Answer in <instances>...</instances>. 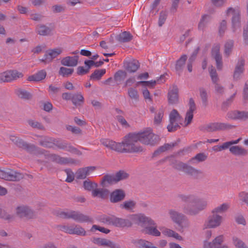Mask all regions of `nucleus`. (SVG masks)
I'll return each instance as SVG.
<instances>
[{
  "instance_id": "nucleus-1",
  "label": "nucleus",
  "mask_w": 248,
  "mask_h": 248,
  "mask_svg": "<svg viewBox=\"0 0 248 248\" xmlns=\"http://www.w3.org/2000/svg\"><path fill=\"white\" fill-rule=\"evenodd\" d=\"M126 140L134 150L130 153H138L142 152V148L136 143L139 141L145 145H153L159 141V138L153 133L151 128H147L137 132L129 133L126 136Z\"/></svg>"
},
{
  "instance_id": "nucleus-2",
  "label": "nucleus",
  "mask_w": 248,
  "mask_h": 248,
  "mask_svg": "<svg viewBox=\"0 0 248 248\" xmlns=\"http://www.w3.org/2000/svg\"><path fill=\"white\" fill-rule=\"evenodd\" d=\"M189 108L187 110L184 124L182 123L183 119L178 111L173 109L169 114V124L167 126V129L169 132H173L180 128V125L186 126L189 124L193 118V112L196 109V106L194 101L190 98L188 103Z\"/></svg>"
},
{
  "instance_id": "nucleus-3",
  "label": "nucleus",
  "mask_w": 248,
  "mask_h": 248,
  "mask_svg": "<svg viewBox=\"0 0 248 248\" xmlns=\"http://www.w3.org/2000/svg\"><path fill=\"white\" fill-rule=\"evenodd\" d=\"M131 219L133 222L141 225L148 224L149 226L145 227L144 230L145 233L155 236H160L161 232L157 229L155 222L151 218L144 215L138 214L132 216Z\"/></svg>"
},
{
  "instance_id": "nucleus-4",
  "label": "nucleus",
  "mask_w": 248,
  "mask_h": 248,
  "mask_svg": "<svg viewBox=\"0 0 248 248\" xmlns=\"http://www.w3.org/2000/svg\"><path fill=\"white\" fill-rule=\"evenodd\" d=\"M183 200L193 204L191 206L185 207L183 210L185 213L190 215L197 214L204 209L207 205V202L205 199L196 198L193 196H184Z\"/></svg>"
},
{
  "instance_id": "nucleus-5",
  "label": "nucleus",
  "mask_w": 248,
  "mask_h": 248,
  "mask_svg": "<svg viewBox=\"0 0 248 248\" xmlns=\"http://www.w3.org/2000/svg\"><path fill=\"white\" fill-rule=\"evenodd\" d=\"M101 142L106 147L117 152L130 153V151H134L129 143L127 142L126 136L122 142H116L113 140L106 139L101 140Z\"/></svg>"
},
{
  "instance_id": "nucleus-6",
  "label": "nucleus",
  "mask_w": 248,
  "mask_h": 248,
  "mask_svg": "<svg viewBox=\"0 0 248 248\" xmlns=\"http://www.w3.org/2000/svg\"><path fill=\"white\" fill-rule=\"evenodd\" d=\"M98 220L105 224L111 225L117 227H130L132 223L128 219L117 217L114 216L102 215Z\"/></svg>"
},
{
  "instance_id": "nucleus-7",
  "label": "nucleus",
  "mask_w": 248,
  "mask_h": 248,
  "mask_svg": "<svg viewBox=\"0 0 248 248\" xmlns=\"http://www.w3.org/2000/svg\"><path fill=\"white\" fill-rule=\"evenodd\" d=\"M58 215L62 218H72L74 220L79 222H88L92 221V219L89 217L77 211H61L59 213Z\"/></svg>"
},
{
  "instance_id": "nucleus-8",
  "label": "nucleus",
  "mask_w": 248,
  "mask_h": 248,
  "mask_svg": "<svg viewBox=\"0 0 248 248\" xmlns=\"http://www.w3.org/2000/svg\"><path fill=\"white\" fill-rule=\"evenodd\" d=\"M227 16L230 14H232V28L233 32L237 31H240L241 22H240V11L238 8L230 7L227 9L226 12Z\"/></svg>"
},
{
  "instance_id": "nucleus-9",
  "label": "nucleus",
  "mask_w": 248,
  "mask_h": 248,
  "mask_svg": "<svg viewBox=\"0 0 248 248\" xmlns=\"http://www.w3.org/2000/svg\"><path fill=\"white\" fill-rule=\"evenodd\" d=\"M222 220L223 218L222 216L217 214H212V215L209 216L205 221L203 226V229H206L217 228L221 225Z\"/></svg>"
},
{
  "instance_id": "nucleus-10",
  "label": "nucleus",
  "mask_w": 248,
  "mask_h": 248,
  "mask_svg": "<svg viewBox=\"0 0 248 248\" xmlns=\"http://www.w3.org/2000/svg\"><path fill=\"white\" fill-rule=\"evenodd\" d=\"M22 177L21 174L10 170L0 168V178L8 181H17Z\"/></svg>"
},
{
  "instance_id": "nucleus-11",
  "label": "nucleus",
  "mask_w": 248,
  "mask_h": 248,
  "mask_svg": "<svg viewBox=\"0 0 248 248\" xmlns=\"http://www.w3.org/2000/svg\"><path fill=\"white\" fill-rule=\"evenodd\" d=\"M224 241V236L220 235L216 237L212 242L205 241L203 244V248H229L227 245H220Z\"/></svg>"
},
{
  "instance_id": "nucleus-12",
  "label": "nucleus",
  "mask_w": 248,
  "mask_h": 248,
  "mask_svg": "<svg viewBox=\"0 0 248 248\" xmlns=\"http://www.w3.org/2000/svg\"><path fill=\"white\" fill-rule=\"evenodd\" d=\"M61 229L64 232L69 234H77L80 236H85L86 235V232L85 230L78 225H76L74 227L63 226L61 227Z\"/></svg>"
},
{
  "instance_id": "nucleus-13",
  "label": "nucleus",
  "mask_w": 248,
  "mask_h": 248,
  "mask_svg": "<svg viewBox=\"0 0 248 248\" xmlns=\"http://www.w3.org/2000/svg\"><path fill=\"white\" fill-rule=\"evenodd\" d=\"M16 214L20 217L31 218L33 215L32 211L28 207L24 205L16 207Z\"/></svg>"
},
{
  "instance_id": "nucleus-14",
  "label": "nucleus",
  "mask_w": 248,
  "mask_h": 248,
  "mask_svg": "<svg viewBox=\"0 0 248 248\" xmlns=\"http://www.w3.org/2000/svg\"><path fill=\"white\" fill-rule=\"evenodd\" d=\"M231 127V125L225 123H213L208 124L206 126V129L210 132L217 130H225Z\"/></svg>"
},
{
  "instance_id": "nucleus-15",
  "label": "nucleus",
  "mask_w": 248,
  "mask_h": 248,
  "mask_svg": "<svg viewBox=\"0 0 248 248\" xmlns=\"http://www.w3.org/2000/svg\"><path fill=\"white\" fill-rule=\"evenodd\" d=\"M220 46L218 45H215L212 50V56L216 62L217 67L218 69H221L222 66V58L219 53Z\"/></svg>"
},
{
  "instance_id": "nucleus-16",
  "label": "nucleus",
  "mask_w": 248,
  "mask_h": 248,
  "mask_svg": "<svg viewBox=\"0 0 248 248\" xmlns=\"http://www.w3.org/2000/svg\"><path fill=\"white\" fill-rule=\"evenodd\" d=\"M175 168L192 175L197 174L199 173L198 170L182 162H178L176 165Z\"/></svg>"
},
{
  "instance_id": "nucleus-17",
  "label": "nucleus",
  "mask_w": 248,
  "mask_h": 248,
  "mask_svg": "<svg viewBox=\"0 0 248 248\" xmlns=\"http://www.w3.org/2000/svg\"><path fill=\"white\" fill-rule=\"evenodd\" d=\"M150 111L151 112L155 113L154 118V124H160L162 122L164 116V109L161 107L156 110L154 107H151L150 108Z\"/></svg>"
},
{
  "instance_id": "nucleus-18",
  "label": "nucleus",
  "mask_w": 248,
  "mask_h": 248,
  "mask_svg": "<svg viewBox=\"0 0 248 248\" xmlns=\"http://www.w3.org/2000/svg\"><path fill=\"white\" fill-rule=\"evenodd\" d=\"M178 100V90L176 86L171 87L168 93V101L170 104H174Z\"/></svg>"
},
{
  "instance_id": "nucleus-19",
  "label": "nucleus",
  "mask_w": 248,
  "mask_h": 248,
  "mask_svg": "<svg viewBox=\"0 0 248 248\" xmlns=\"http://www.w3.org/2000/svg\"><path fill=\"white\" fill-rule=\"evenodd\" d=\"M95 170L94 167H88L79 169L76 172V177L78 179H83Z\"/></svg>"
},
{
  "instance_id": "nucleus-20",
  "label": "nucleus",
  "mask_w": 248,
  "mask_h": 248,
  "mask_svg": "<svg viewBox=\"0 0 248 248\" xmlns=\"http://www.w3.org/2000/svg\"><path fill=\"white\" fill-rule=\"evenodd\" d=\"M62 52V49L61 48H57L48 50L44 56V59L43 61L46 62H51L53 59L57 57Z\"/></svg>"
},
{
  "instance_id": "nucleus-21",
  "label": "nucleus",
  "mask_w": 248,
  "mask_h": 248,
  "mask_svg": "<svg viewBox=\"0 0 248 248\" xmlns=\"http://www.w3.org/2000/svg\"><path fill=\"white\" fill-rule=\"evenodd\" d=\"M125 69L129 73L135 72L140 67L139 62L136 60H131L124 62Z\"/></svg>"
},
{
  "instance_id": "nucleus-22",
  "label": "nucleus",
  "mask_w": 248,
  "mask_h": 248,
  "mask_svg": "<svg viewBox=\"0 0 248 248\" xmlns=\"http://www.w3.org/2000/svg\"><path fill=\"white\" fill-rule=\"evenodd\" d=\"M228 119L232 120H239L248 118V112L239 111H232L227 113Z\"/></svg>"
},
{
  "instance_id": "nucleus-23",
  "label": "nucleus",
  "mask_w": 248,
  "mask_h": 248,
  "mask_svg": "<svg viewBox=\"0 0 248 248\" xmlns=\"http://www.w3.org/2000/svg\"><path fill=\"white\" fill-rule=\"evenodd\" d=\"M78 57L75 56H67L62 58L61 60V64L64 66L69 67H75L78 63Z\"/></svg>"
},
{
  "instance_id": "nucleus-24",
  "label": "nucleus",
  "mask_w": 248,
  "mask_h": 248,
  "mask_svg": "<svg viewBox=\"0 0 248 248\" xmlns=\"http://www.w3.org/2000/svg\"><path fill=\"white\" fill-rule=\"evenodd\" d=\"M169 214L171 220L179 226L181 225L185 218L184 215L173 210H170L169 212Z\"/></svg>"
},
{
  "instance_id": "nucleus-25",
  "label": "nucleus",
  "mask_w": 248,
  "mask_h": 248,
  "mask_svg": "<svg viewBox=\"0 0 248 248\" xmlns=\"http://www.w3.org/2000/svg\"><path fill=\"white\" fill-rule=\"evenodd\" d=\"M125 197L124 191L121 189L113 191L110 195V201L112 202H117L123 200Z\"/></svg>"
},
{
  "instance_id": "nucleus-26",
  "label": "nucleus",
  "mask_w": 248,
  "mask_h": 248,
  "mask_svg": "<svg viewBox=\"0 0 248 248\" xmlns=\"http://www.w3.org/2000/svg\"><path fill=\"white\" fill-rule=\"evenodd\" d=\"M92 242L98 246H107L110 248H117L114 243L106 239L94 238L93 239Z\"/></svg>"
},
{
  "instance_id": "nucleus-27",
  "label": "nucleus",
  "mask_w": 248,
  "mask_h": 248,
  "mask_svg": "<svg viewBox=\"0 0 248 248\" xmlns=\"http://www.w3.org/2000/svg\"><path fill=\"white\" fill-rule=\"evenodd\" d=\"M160 230L161 231L162 234L167 237H174L180 241L183 240V237L181 235L172 230L166 227H161Z\"/></svg>"
},
{
  "instance_id": "nucleus-28",
  "label": "nucleus",
  "mask_w": 248,
  "mask_h": 248,
  "mask_svg": "<svg viewBox=\"0 0 248 248\" xmlns=\"http://www.w3.org/2000/svg\"><path fill=\"white\" fill-rule=\"evenodd\" d=\"M241 138H239L236 140H233L230 141L224 142L220 146H214L213 147V150L215 152H220L222 150L226 149L233 144H237Z\"/></svg>"
},
{
  "instance_id": "nucleus-29",
  "label": "nucleus",
  "mask_w": 248,
  "mask_h": 248,
  "mask_svg": "<svg viewBox=\"0 0 248 248\" xmlns=\"http://www.w3.org/2000/svg\"><path fill=\"white\" fill-rule=\"evenodd\" d=\"M245 62L244 60L243 59H240L238 63H237V65L235 67V69L234 72L233 77L234 78L236 79H238L241 75L243 73L244 68Z\"/></svg>"
},
{
  "instance_id": "nucleus-30",
  "label": "nucleus",
  "mask_w": 248,
  "mask_h": 248,
  "mask_svg": "<svg viewBox=\"0 0 248 248\" xmlns=\"http://www.w3.org/2000/svg\"><path fill=\"white\" fill-rule=\"evenodd\" d=\"M46 72L45 70H41L36 74L29 77V81H39L44 79L46 77Z\"/></svg>"
},
{
  "instance_id": "nucleus-31",
  "label": "nucleus",
  "mask_w": 248,
  "mask_h": 248,
  "mask_svg": "<svg viewBox=\"0 0 248 248\" xmlns=\"http://www.w3.org/2000/svg\"><path fill=\"white\" fill-rule=\"evenodd\" d=\"M230 206V205L229 203H223L213 209L212 211V213L217 215L223 213L228 210Z\"/></svg>"
},
{
  "instance_id": "nucleus-32",
  "label": "nucleus",
  "mask_w": 248,
  "mask_h": 248,
  "mask_svg": "<svg viewBox=\"0 0 248 248\" xmlns=\"http://www.w3.org/2000/svg\"><path fill=\"white\" fill-rule=\"evenodd\" d=\"M229 150L235 155H245L247 154L246 150L238 146H232L230 148Z\"/></svg>"
},
{
  "instance_id": "nucleus-33",
  "label": "nucleus",
  "mask_w": 248,
  "mask_h": 248,
  "mask_svg": "<svg viewBox=\"0 0 248 248\" xmlns=\"http://www.w3.org/2000/svg\"><path fill=\"white\" fill-rule=\"evenodd\" d=\"M92 194L93 197H98L104 199L108 195V191L107 189L96 188L92 192Z\"/></svg>"
},
{
  "instance_id": "nucleus-34",
  "label": "nucleus",
  "mask_w": 248,
  "mask_h": 248,
  "mask_svg": "<svg viewBox=\"0 0 248 248\" xmlns=\"http://www.w3.org/2000/svg\"><path fill=\"white\" fill-rule=\"evenodd\" d=\"M8 75V82H10L14 80H16L17 78H22L23 74L16 70H10L7 71Z\"/></svg>"
},
{
  "instance_id": "nucleus-35",
  "label": "nucleus",
  "mask_w": 248,
  "mask_h": 248,
  "mask_svg": "<svg viewBox=\"0 0 248 248\" xmlns=\"http://www.w3.org/2000/svg\"><path fill=\"white\" fill-rule=\"evenodd\" d=\"M106 72L105 69L95 70L91 75L90 79L93 80H99Z\"/></svg>"
},
{
  "instance_id": "nucleus-36",
  "label": "nucleus",
  "mask_w": 248,
  "mask_h": 248,
  "mask_svg": "<svg viewBox=\"0 0 248 248\" xmlns=\"http://www.w3.org/2000/svg\"><path fill=\"white\" fill-rule=\"evenodd\" d=\"M232 244L235 248H248L245 243L236 236L232 237Z\"/></svg>"
},
{
  "instance_id": "nucleus-37",
  "label": "nucleus",
  "mask_w": 248,
  "mask_h": 248,
  "mask_svg": "<svg viewBox=\"0 0 248 248\" xmlns=\"http://www.w3.org/2000/svg\"><path fill=\"white\" fill-rule=\"evenodd\" d=\"M117 183L114 175H106L101 181V184L103 186H106L108 184H112Z\"/></svg>"
},
{
  "instance_id": "nucleus-38",
  "label": "nucleus",
  "mask_w": 248,
  "mask_h": 248,
  "mask_svg": "<svg viewBox=\"0 0 248 248\" xmlns=\"http://www.w3.org/2000/svg\"><path fill=\"white\" fill-rule=\"evenodd\" d=\"M50 158L52 160L60 164H66L70 163V161L68 159L61 157L59 155L55 154L51 155Z\"/></svg>"
},
{
  "instance_id": "nucleus-39",
  "label": "nucleus",
  "mask_w": 248,
  "mask_h": 248,
  "mask_svg": "<svg viewBox=\"0 0 248 248\" xmlns=\"http://www.w3.org/2000/svg\"><path fill=\"white\" fill-rule=\"evenodd\" d=\"M211 17L210 16L204 15L202 17L199 22L198 28L200 30H203L207 25V23L210 21Z\"/></svg>"
},
{
  "instance_id": "nucleus-40",
  "label": "nucleus",
  "mask_w": 248,
  "mask_h": 248,
  "mask_svg": "<svg viewBox=\"0 0 248 248\" xmlns=\"http://www.w3.org/2000/svg\"><path fill=\"white\" fill-rule=\"evenodd\" d=\"M132 39V35L127 31H124L120 33L119 35V41L121 42H127L131 41Z\"/></svg>"
},
{
  "instance_id": "nucleus-41",
  "label": "nucleus",
  "mask_w": 248,
  "mask_h": 248,
  "mask_svg": "<svg viewBox=\"0 0 248 248\" xmlns=\"http://www.w3.org/2000/svg\"><path fill=\"white\" fill-rule=\"evenodd\" d=\"M207 158V155L203 153H199L195 156L192 157L189 162L191 163H197L203 161Z\"/></svg>"
},
{
  "instance_id": "nucleus-42",
  "label": "nucleus",
  "mask_w": 248,
  "mask_h": 248,
  "mask_svg": "<svg viewBox=\"0 0 248 248\" xmlns=\"http://www.w3.org/2000/svg\"><path fill=\"white\" fill-rule=\"evenodd\" d=\"M187 59L186 55H183L179 60H177L176 63L175 68L176 70H181L185 64L186 61Z\"/></svg>"
},
{
  "instance_id": "nucleus-43",
  "label": "nucleus",
  "mask_w": 248,
  "mask_h": 248,
  "mask_svg": "<svg viewBox=\"0 0 248 248\" xmlns=\"http://www.w3.org/2000/svg\"><path fill=\"white\" fill-rule=\"evenodd\" d=\"M128 96L132 100H137L139 99V95L138 91L134 88H129L127 90Z\"/></svg>"
},
{
  "instance_id": "nucleus-44",
  "label": "nucleus",
  "mask_w": 248,
  "mask_h": 248,
  "mask_svg": "<svg viewBox=\"0 0 248 248\" xmlns=\"http://www.w3.org/2000/svg\"><path fill=\"white\" fill-rule=\"evenodd\" d=\"M37 31L39 34L41 35H47L50 33L51 30L43 25H40L37 27Z\"/></svg>"
},
{
  "instance_id": "nucleus-45",
  "label": "nucleus",
  "mask_w": 248,
  "mask_h": 248,
  "mask_svg": "<svg viewBox=\"0 0 248 248\" xmlns=\"http://www.w3.org/2000/svg\"><path fill=\"white\" fill-rule=\"evenodd\" d=\"M233 47V41L229 40L227 41L224 45V53L228 56L231 53Z\"/></svg>"
},
{
  "instance_id": "nucleus-46",
  "label": "nucleus",
  "mask_w": 248,
  "mask_h": 248,
  "mask_svg": "<svg viewBox=\"0 0 248 248\" xmlns=\"http://www.w3.org/2000/svg\"><path fill=\"white\" fill-rule=\"evenodd\" d=\"M74 69L72 68H68L64 67H61L60 69L59 73L62 77H67L73 73Z\"/></svg>"
},
{
  "instance_id": "nucleus-47",
  "label": "nucleus",
  "mask_w": 248,
  "mask_h": 248,
  "mask_svg": "<svg viewBox=\"0 0 248 248\" xmlns=\"http://www.w3.org/2000/svg\"><path fill=\"white\" fill-rule=\"evenodd\" d=\"M126 77V73L122 70L117 71L114 75V80L117 82H121Z\"/></svg>"
},
{
  "instance_id": "nucleus-48",
  "label": "nucleus",
  "mask_w": 248,
  "mask_h": 248,
  "mask_svg": "<svg viewBox=\"0 0 248 248\" xmlns=\"http://www.w3.org/2000/svg\"><path fill=\"white\" fill-rule=\"evenodd\" d=\"M156 81L151 80L150 81H140L137 83V85L141 84L143 87H148L150 88H154L156 85Z\"/></svg>"
},
{
  "instance_id": "nucleus-49",
  "label": "nucleus",
  "mask_w": 248,
  "mask_h": 248,
  "mask_svg": "<svg viewBox=\"0 0 248 248\" xmlns=\"http://www.w3.org/2000/svg\"><path fill=\"white\" fill-rule=\"evenodd\" d=\"M97 185L95 183L91 181H85L83 183V187L85 189L88 191H93L97 188Z\"/></svg>"
},
{
  "instance_id": "nucleus-50",
  "label": "nucleus",
  "mask_w": 248,
  "mask_h": 248,
  "mask_svg": "<svg viewBox=\"0 0 248 248\" xmlns=\"http://www.w3.org/2000/svg\"><path fill=\"white\" fill-rule=\"evenodd\" d=\"M136 202L131 200L126 201L121 205V207L126 210H131L134 208Z\"/></svg>"
},
{
  "instance_id": "nucleus-51",
  "label": "nucleus",
  "mask_w": 248,
  "mask_h": 248,
  "mask_svg": "<svg viewBox=\"0 0 248 248\" xmlns=\"http://www.w3.org/2000/svg\"><path fill=\"white\" fill-rule=\"evenodd\" d=\"M209 71L213 83L218 82L219 79L216 69L212 66L209 68Z\"/></svg>"
},
{
  "instance_id": "nucleus-52",
  "label": "nucleus",
  "mask_w": 248,
  "mask_h": 248,
  "mask_svg": "<svg viewBox=\"0 0 248 248\" xmlns=\"http://www.w3.org/2000/svg\"><path fill=\"white\" fill-rule=\"evenodd\" d=\"M97 230L106 234H108L110 232L109 230L104 227L98 226L96 225H93L91 228L90 231L92 232H95Z\"/></svg>"
},
{
  "instance_id": "nucleus-53",
  "label": "nucleus",
  "mask_w": 248,
  "mask_h": 248,
  "mask_svg": "<svg viewBox=\"0 0 248 248\" xmlns=\"http://www.w3.org/2000/svg\"><path fill=\"white\" fill-rule=\"evenodd\" d=\"M168 16L167 13L166 11H161L160 13L158 18V25L161 27L165 23Z\"/></svg>"
},
{
  "instance_id": "nucleus-54",
  "label": "nucleus",
  "mask_w": 248,
  "mask_h": 248,
  "mask_svg": "<svg viewBox=\"0 0 248 248\" xmlns=\"http://www.w3.org/2000/svg\"><path fill=\"white\" fill-rule=\"evenodd\" d=\"M115 177L117 182L128 177V174L124 171H119L115 175Z\"/></svg>"
},
{
  "instance_id": "nucleus-55",
  "label": "nucleus",
  "mask_w": 248,
  "mask_h": 248,
  "mask_svg": "<svg viewBox=\"0 0 248 248\" xmlns=\"http://www.w3.org/2000/svg\"><path fill=\"white\" fill-rule=\"evenodd\" d=\"M240 201L245 203L248 206V191H242L239 193Z\"/></svg>"
},
{
  "instance_id": "nucleus-56",
  "label": "nucleus",
  "mask_w": 248,
  "mask_h": 248,
  "mask_svg": "<svg viewBox=\"0 0 248 248\" xmlns=\"http://www.w3.org/2000/svg\"><path fill=\"white\" fill-rule=\"evenodd\" d=\"M17 94L19 97L23 99H29L31 97L30 93L24 90H18Z\"/></svg>"
},
{
  "instance_id": "nucleus-57",
  "label": "nucleus",
  "mask_w": 248,
  "mask_h": 248,
  "mask_svg": "<svg viewBox=\"0 0 248 248\" xmlns=\"http://www.w3.org/2000/svg\"><path fill=\"white\" fill-rule=\"evenodd\" d=\"M84 98L83 96L80 94H78L74 95L72 97V102L74 104L77 105L78 104H80V103H82L83 101Z\"/></svg>"
},
{
  "instance_id": "nucleus-58",
  "label": "nucleus",
  "mask_w": 248,
  "mask_h": 248,
  "mask_svg": "<svg viewBox=\"0 0 248 248\" xmlns=\"http://www.w3.org/2000/svg\"><path fill=\"white\" fill-rule=\"evenodd\" d=\"M214 89H215V93L217 95L221 94L224 93V88L218 82L214 83Z\"/></svg>"
},
{
  "instance_id": "nucleus-59",
  "label": "nucleus",
  "mask_w": 248,
  "mask_h": 248,
  "mask_svg": "<svg viewBox=\"0 0 248 248\" xmlns=\"http://www.w3.org/2000/svg\"><path fill=\"white\" fill-rule=\"evenodd\" d=\"M200 96L203 104L206 105L207 102V93L206 91L204 88L200 89Z\"/></svg>"
},
{
  "instance_id": "nucleus-60",
  "label": "nucleus",
  "mask_w": 248,
  "mask_h": 248,
  "mask_svg": "<svg viewBox=\"0 0 248 248\" xmlns=\"http://www.w3.org/2000/svg\"><path fill=\"white\" fill-rule=\"evenodd\" d=\"M196 54L197 52L191 55V56L188 59V61L187 64V68L188 72H191L192 71V63L195 60Z\"/></svg>"
},
{
  "instance_id": "nucleus-61",
  "label": "nucleus",
  "mask_w": 248,
  "mask_h": 248,
  "mask_svg": "<svg viewBox=\"0 0 248 248\" xmlns=\"http://www.w3.org/2000/svg\"><path fill=\"white\" fill-rule=\"evenodd\" d=\"M0 217L8 221H11L13 218V216L8 214L4 210L0 208Z\"/></svg>"
},
{
  "instance_id": "nucleus-62",
  "label": "nucleus",
  "mask_w": 248,
  "mask_h": 248,
  "mask_svg": "<svg viewBox=\"0 0 248 248\" xmlns=\"http://www.w3.org/2000/svg\"><path fill=\"white\" fill-rule=\"evenodd\" d=\"M227 28V21L225 20H223L220 23L219 26V33L221 34H223Z\"/></svg>"
},
{
  "instance_id": "nucleus-63",
  "label": "nucleus",
  "mask_w": 248,
  "mask_h": 248,
  "mask_svg": "<svg viewBox=\"0 0 248 248\" xmlns=\"http://www.w3.org/2000/svg\"><path fill=\"white\" fill-rule=\"evenodd\" d=\"M65 172L67 174L66 181L69 183L72 182L74 179V173L69 170H66Z\"/></svg>"
},
{
  "instance_id": "nucleus-64",
  "label": "nucleus",
  "mask_w": 248,
  "mask_h": 248,
  "mask_svg": "<svg viewBox=\"0 0 248 248\" xmlns=\"http://www.w3.org/2000/svg\"><path fill=\"white\" fill-rule=\"evenodd\" d=\"M142 93L143 97L145 100L150 102L152 101L150 93L146 88L143 89Z\"/></svg>"
}]
</instances>
